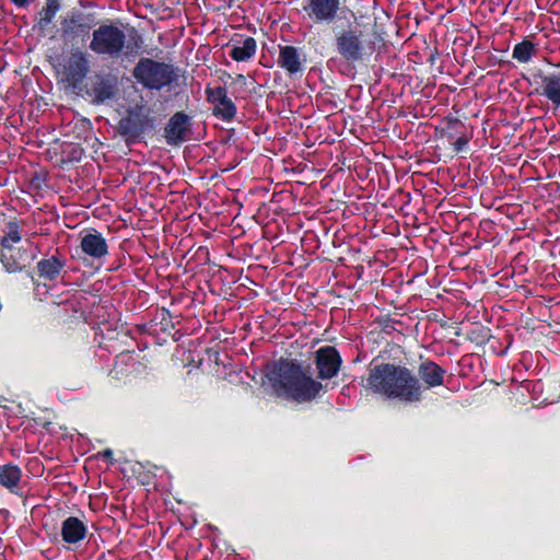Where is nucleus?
Returning a JSON list of instances; mask_svg holds the SVG:
<instances>
[{
	"label": "nucleus",
	"mask_w": 560,
	"mask_h": 560,
	"mask_svg": "<svg viewBox=\"0 0 560 560\" xmlns=\"http://www.w3.org/2000/svg\"><path fill=\"white\" fill-rule=\"evenodd\" d=\"M446 370L435 361L420 359L418 374L400 363L380 361L374 358L368 366L365 387L373 394L401 402H419L427 389L444 385Z\"/></svg>",
	"instance_id": "1"
},
{
	"label": "nucleus",
	"mask_w": 560,
	"mask_h": 560,
	"mask_svg": "<svg viewBox=\"0 0 560 560\" xmlns=\"http://www.w3.org/2000/svg\"><path fill=\"white\" fill-rule=\"evenodd\" d=\"M266 377L278 396L296 402H310L323 390V384L311 375V364L281 357L268 365Z\"/></svg>",
	"instance_id": "2"
},
{
	"label": "nucleus",
	"mask_w": 560,
	"mask_h": 560,
	"mask_svg": "<svg viewBox=\"0 0 560 560\" xmlns=\"http://www.w3.org/2000/svg\"><path fill=\"white\" fill-rule=\"evenodd\" d=\"M381 45L383 38L375 31L366 32L352 24L334 30L335 51L350 69L366 65Z\"/></svg>",
	"instance_id": "3"
},
{
	"label": "nucleus",
	"mask_w": 560,
	"mask_h": 560,
	"mask_svg": "<svg viewBox=\"0 0 560 560\" xmlns=\"http://www.w3.org/2000/svg\"><path fill=\"white\" fill-rule=\"evenodd\" d=\"M132 32L133 35L127 40L121 24L106 20L93 30L89 48L97 56L112 59L136 57L140 54L143 40L135 30Z\"/></svg>",
	"instance_id": "4"
},
{
	"label": "nucleus",
	"mask_w": 560,
	"mask_h": 560,
	"mask_svg": "<svg viewBox=\"0 0 560 560\" xmlns=\"http://www.w3.org/2000/svg\"><path fill=\"white\" fill-rule=\"evenodd\" d=\"M8 229L0 242V261L5 271L12 273L30 266L36 254L31 244H27V247L16 246L21 243L20 226L16 222H10Z\"/></svg>",
	"instance_id": "5"
},
{
	"label": "nucleus",
	"mask_w": 560,
	"mask_h": 560,
	"mask_svg": "<svg viewBox=\"0 0 560 560\" xmlns=\"http://www.w3.org/2000/svg\"><path fill=\"white\" fill-rule=\"evenodd\" d=\"M156 117L153 110L144 103H138L127 109L126 115L117 124V132L127 144L138 143L147 131L156 128Z\"/></svg>",
	"instance_id": "6"
},
{
	"label": "nucleus",
	"mask_w": 560,
	"mask_h": 560,
	"mask_svg": "<svg viewBox=\"0 0 560 560\" xmlns=\"http://www.w3.org/2000/svg\"><path fill=\"white\" fill-rule=\"evenodd\" d=\"M132 77L144 89L161 91L175 82L178 74L174 66L143 57L133 67Z\"/></svg>",
	"instance_id": "7"
},
{
	"label": "nucleus",
	"mask_w": 560,
	"mask_h": 560,
	"mask_svg": "<svg viewBox=\"0 0 560 560\" xmlns=\"http://www.w3.org/2000/svg\"><path fill=\"white\" fill-rule=\"evenodd\" d=\"M98 24L96 12L70 10L60 22L61 38L66 44H84Z\"/></svg>",
	"instance_id": "8"
},
{
	"label": "nucleus",
	"mask_w": 560,
	"mask_h": 560,
	"mask_svg": "<svg viewBox=\"0 0 560 560\" xmlns=\"http://www.w3.org/2000/svg\"><path fill=\"white\" fill-rule=\"evenodd\" d=\"M60 67L58 73L62 81L73 90L79 89L91 71L90 55L79 47H73Z\"/></svg>",
	"instance_id": "9"
},
{
	"label": "nucleus",
	"mask_w": 560,
	"mask_h": 560,
	"mask_svg": "<svg viewBox=\"0 0 560 560\" xmlns=\"http://www.w3.org/2000/svg\"><path fill=\"white\" fill-rule=\"evenodd\" d=\"M474 137V128L470 124L458 118H448L441 129V138L446 139L455 153L467 151L468 143Z\"/></svg>",
	"instance_id": "10"
},
{
	"label": "nucleus",
	"mask_w": 560,
	"mask_h": 560,
	"mask_svg": "<svg viewBox=\"0 0 560 560\" xmlns=\"http://www.w3.org/2000/svg\"><path fill=\"white\" fill-rule=\"evenodd\" d=\"M205 94L207 102L213 105L212 115L215 118L224 122H231L235 118L237 107L232 98L228 96L225 86L219 85L212 88L207 85Z\"/></svg>",
	"instance_id": "11"
},
{
	"label": "nucleus",
	"mask_w": 560,
	"mask_h": 560,
	"mask_svg": "<svg viewBox=\"0 0 560 560\" xmlns=\"http://www.w3.org/2000/svg\"><path fill=\"white\" fill-rule=\"evenodd\" d=\"M314 363L317 369V378L331 380L338 375L342 359L335 347L324 346L315 351Z\"/></svg>",
	"instance_id": "12"
},
{
	"label": "nucleus",
	"mask_w": 560,
	"mask_h": 560,
	"mask_svg": "<svg viewBox=\"0 0 560 560\" xmlns=\"http://www.w3.org/2000/svg\"><path fill=\"white\" fill-rule=\"evenodd\" d=\"M535 92L549 101L555 109L560 108V69L534 74Z\"/></svg>",
	"instance_id": "13"
},
{
	"label": "nucleus",
	"mask_w": 560,
	"mask_h": 560,
	"mask_svg": "<svg viewBox=\"0 0 560 560\" xmlns=\"http://www.w3.org/2000/svg\"><path fill=\"white\" fill-rule=\"evenodd\" d=\"M341 0H306L303 11L316 23H331L338 16Z\"/></svg>",
	"instance_id": "14"
},
{
	"label": "nucleus",
	"mask_w": 560,
	"mask_h": 560,
	"mask_svg": "<svg viewBox=\"0 0 560 560\" xmlns=\"http://www.w3.org/2000/svg\"><path fill=\"white\" fill-rule=\"evenodd\" d=\"M305 61L306 59L303 57L301 48L292 45L279 46L277 65L285 71L289 78H301L304 71Z\"/></svg>",
	"instance_id": "15"
},
{
	"label": "nucleus",
	"mask_w": 560,
	"mask_h": 560,
	"mask_svg": "<svg viewBox=\"0 0 560 560\" xmlns=\"http://www.w3.org/2000/svg\"><path fill=\"white\" fill-rule=\"evenodd\" d=\"M81 253L93 260H102L108 255V244L101 232L95 229L84 230L80 234Z\"/></svg>",
	"instance_id": "16"
},
{
	"label": "nucleus",
	"mask_w": 560,
	"mask_h": 560,
	"mask_svg": "<svg viewBox=\"0 0 560 560\" xmlns=\"http://www.w3.org/2000/svg\"><path fill=\"white\" fill-rule=\"evenodd\" d=\"M86 93L95 105L114 100L118 93L117 79L109 74H96Z\"/></svg>",
	"instance_id": "17"
},
{
	"label": "nucleus",
	"mask_w": 560,
	"mask_h": 560,
	"mask_svg": "<svg viewBox=\"0 0 560 560\" xmlns=\"http://www.w3.org/2000/svg\"><path fill=\"white\" fill-rule=\"evenodd\" d=\"M191 118L184 112H176L164 127V138L170 145H179L186 141Z\"/></svg>",
	"instance_id": "18"
},
{
	"label": "nucleus",
	"mask_w": 560,
	"mask_h": 560,
	"mask_svg": "<svg viewBox=\"0 0 560 560\" xmlns=\"http://www.w3.org/2000/svg\"><path fill=\"white\" fill-rule=\"evenodd\" d=\"M88 527L77 516H69L61 523L60 535L69 545H77L86 537Z\"/></svg>",
	"instance_id": "19"
},
{
	"label": "nucleus",
	"mask_w": 560,
	"mask_h": 560,
	"mask_svg": "<svg viewBox=\"0 0 560 560\" xmlns=\"http://www.w3.org/2000/svg\"><path fill=\"white\" fill-rule=\"evenodd\" d=\"M66 264L57 255L43 258L37 262V275L45 281H56L63 270Z\"/></svg>",
	"instance_id": "20"
},
{
	"label": "nucleus",
	"mask_w": 560,
	"mask_h": 560,
	"mask_svg": "<svg viewBox=\"0 0 560 560\" xmlns=\"http://www.w3.org/2000/svg\"><path fill=\"white\" fill-rule=\"evenodd\" d=\"M21 478L22 469L18 465L4 464L0 466V485L11 493L22 495L19 491Z\"/></svg>",
	"instance_id": "21"
},
{
	"label": "nucleus",
	"mask_w": 560,
	"mask_h": 560,
	"mask_svg": "<svg viewBox=\"0 0 560 560\" xmlns=\"http://www.w3.org/2000/svg\"><path fill=\"white\" fill-rule=\"evenodd\" d=\"M256 49V39L254 37L247 36L242 42H238L237 44L233 45L229 55L233 60L237 62L248 61L250 58L255 56Z\"/></svg>",
	"instance_id": "22"
},
{
	"label": "nucleus",
	"mask_w": 560,
	"mask_h": 560,
	"mask_svg": "<svg viewBox=\"0 0 560 560\" xmlns=\"http://www.w3.org/2000/svg\"><path fill=\"white\" fill-rule=\"evenodd\" d=\"M538 52L536 44L532 40L524 38L522 42L517 43L512 51V58L515 59L520 63H527L532 60L534 56Z\"/></svg>",
	"instance_id": "23"
},
{
	"label": "nucleus",
	"mask_w": 560,
	"mask_h": 560,
	"mask_svg": "<svg viewBox=\"0 0 560 560\" xmlns=\"http://www.w3.org/2000/svg\"><path fill=\"white\" fill-rule=\"evenodd\" d=\"M492 335L490 328L482 325H476L471 327L465 335L466 340L479 347L487 345Z\"/></svg>",
	"instance_id": "24"
},
{
	"label": "nucleus",
	"mask_w": 560,
	"mask_h": 560,
	"mask_svg": "<svg viewBox=\"0 0 560 560\" xmlns=\"http://www.w3.org/2000/svg\"><path fill=\"white\" fill-rule=\"evenodd\" d=\"M60 4L58 0H47L45 7L39 12L38 25L40 28L48 26L57 12L59 11Z\"/></svg>",
	"instance_id": "25"
},
{
	"label": "nucleus",
	"mask_w": 560,
	"mask_h": 560,
	"mask_svg": "<svg viewBox=\"0 0 560 560\" xmlns=\"http://www.w3.org/2000/svg\"><path fill=\"white\" fill-rule=\"evenodd\" d=\"M161 325L164 331L174 328L172 313L165 307L161 308Z\"/></svg>",
	"instance_id": "26"
},
{
	"label": "nucleus",
	"mask_w": 560,
	"mask_h": 560,
	"mask_svg": "<svg viewBox=\"0 0 560 560\" xmlns=\"http://www.w3.org/2000/svg\"><path fill=\"white\" fill-rule=\"evenodd\" d=\"M100 457L105 462L113 464L114 463V452L110 448H105L100 453Z\"/></svg>",
	"instance_id": "27"
},
{
	"label": "nucleus",
	"mask_w": 560,
	"mask_h": 560,
	"mask_svg": "<svg viewBox=\"0 0 560 560\" xmlns=\"http://www.w3.org/2000/svg\"><path fill=\"white\" fill-rule=\"evenodd\" d=\"M11 2L18 8H26L30 4V0H11Z\"/></svg>",
	"instance_id": "28"
},
{
	"label": "nucleus",
	"mask_w": 560,
	"mask_h": 560,
	"mask_svg": "<svg viewBox=\"0 0 560 560\" xmlns=\"http://www.w3.org/2000/svg\"><path fill=\"white\" fill-rule=\"evenodd\" d=\"M235 82L241 83L242 85L246 84V78L243 74H237L235 78Z\"/></svg>",
	"instance_id": "29"
},
{
	"label": "nucleus",
	"mask_w": 560,
	"mask_h": 560,
	"mask_svg": "<svg viewBox=\"0 0 560 560\" xmlns=\"http://www.w3.org/2000/svg\"><path fill=\"white\" fill-rule=\"evenodd\" d=\"M28 465L33 466V468H36V467L40 466V462L37 458H32V459H30Z\"/></svg>",
	"instance_id": "30"
},
{
	"label": "nucleus",
	"mask_w": 560,
	"mask_h": 560,
	"mask_svg": "<svg viewBox=\"0 0 560 560\" xmlns=\"http://www.w3.org/2000/svg\"><path fill=\"white\" fill-rule=\"evenodd\" d=\"M85 3H86V2H84V1H82V0L80 1V4H81L82 7H85Z\"/></svg>",
	"instance_id": "31"
}]
</instances>
